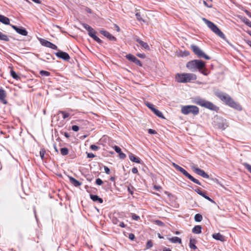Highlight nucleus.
Wrapping results in <instances>:
<instances>
[{
  "label": "nucleus",
  "instance_id": "603ef678",
  "mask_svg": "<svg viewBox=\"0 0 251 251\" xmlns=\"http://www.w3.org/2000/svg\"><path fill=\"white\" fill-rule=\"evenodd\" d=\"M148 133H150V134H156V132L155 130H153V129H149L148 130Z\"/></svg>",
  "mask_w": 251,
  "mask_h": 251
},
{
  "label": "nucleus",
  "instance_id": "338daca9",
  "mask_svg": "<svg viewBox=\"0 0 251 251\" xmlns=\"http://www.w3.org/2000/svg\"><path fill=\"white\" fill-rule=\"evenodd\" d=\"M246 43L251 47V41L249 40H246Z\"/></svg>",
  "mask_w": 251,
  "mask_h": 251
},
{
  "label": "nucleus",
  "instance_id": "de8ad7c7",
  "mask_svg": "<svg viewBox=\"0 0 251 251\" xmlns=\"http://www.w3.org/2000/svg\"><path fill=\"white\" fill-rule=\"evenodd\" d=\"M131 218L133 220H136V221H137L139 219V216L136 215L135 214H133L132 215Z\"/></svg>",
  "mask_w": 251,
  "mask_h": 251
},
{
  "label": "nucleus",
  "instance_id": "e2e57ef3",
  "mask_svg": "<svg viewBox=\"0 0 251 251\" xmlns=\"http://www.w3.org/2000/svg\"><path fill=\"white\" fill-rule=\"evenodd\" d=\"M195 192H196L198 194H199V193H201L202 192V191L201 190V189L200 188H198L197 189H196L195 190Z\"/></svg>",
  "mask_w": 251,
  "mask_h": 251
},
{
  "label": "nucleus",
  "instance_id": "5fc2aeb1",
  "mask_svg": "<svg viewBox=\"0 0 251 251\" xmlns=\"http://www.w3.org/2000/svg\"><path fill=\"white\" fill-rule=\"evenodd\" d=\"M128 238L129 239L133 240L135 238V236L133 233H130L129 234Z\"/></svg>",
  "mask_w": 251,
  "mask_h": 251
},
{
  "label": "nucleus",
  "instance_id": "f704fd0d",
  "mask_svg": "<svg viewBox=\"0 0 251 251\" xmlns=\"http://www.w3.org/2000/svg\"><path fill=\"white\" fill-rule=\"evenodd\" d=\"M96 33V31L92 27L88 31V34L91 37L95 35Z\"/></svg>",
  "mask_w": 251,
  "mask_h": 251
},
{
  "label": "nucleus",
  "instance_id": "b1692460",
  "mask_svg": "<svg viewBox=\"0 0 251 251\" xmlns=\"http://www.w3.org/2000/svg\"><path fill=\"white\" fill-rule=\"evenodd\" d=\"M201 226H196L193 229L192 232L196 234H200L201 233Z\"/></svg>",
  "mask_w": 251,
  "mask_h": 251
},
{
  "label": "nucleus",
  "instance_id": "4c0bfd02",
  "mask_svg": "<svg viewBox=\"0 0 251 251\" xmlns=\"http://www.w3.org/2000/svg\"><path fill=\"white\" fill-rule=\"evenodd\" d=\"M82 25L83 26V27L85 28L87 31H88L89 30H90V29L92 27H91L90 25H88L86 24H85V23H83L82 24Z\"/></svg>",
  "mask_w": 251,
  "mask_h": 251
},
{
  "label": "nucleus",
  "instance_id": "2f4dec72",
  "mask_svg": "<svg viewBox=\"0 0 251 251\" xmlns=\"http://www.w3.org/2000/svg\"><path fill=\"white\" fill-rule=\"evenodd\" d=\"M40 74L42 76H48L50 75V73L46 71L42 70L40 72Z\"/></svg>",
  "mask_w": 251,
  "mask_h": 251
},
{
  "label": "nucleus",
  "instance_id": "473e14b6",
  "mask_svg": "<svg viewBox=\"0 0 251 251\" xmlns=\"http://www.w3.org/2000/svg\"><path fill=\"white\" fill-rule=\"evenodd\" d=\"M11 75L12 77L16 79H18L19 78V76L17 75L15 72L13 70H11L10 72Z\"/></svg>",
  "mask_w": 251,
  "mask_h": 251
},
{
  "label": "nucleus",
  "instance_id": "423d86ee",
  "mask_svg": "<svg viewBox=\"0 0 251 251\" xmlns=\"http://www.w3.org/2000/svg\"><path fill=\"white\" fill-rule=\"evenodd\" d=\"M181 112L184 115L192 114L194 115H197L199 113V109L196 106L188 105L183 106L181 107Z\"/></svg>",
  "mask_w": 251,
  "mask_h": 251
},
{
  "label": "nucleus",
  "instance_id": "6e6d98bb",
  "mask_svg": "<svg viewBox=\"0 0 251 251\" xmlns=\"http://www.w3.org/2000/svg\"><path fill=\"white\" fill-rule=\"evenodd\" d=\"M132 173L133 174H137L138 173V169L136 167H134L131 170Z\"/></svg>",
  "mask_w": 251,
  "mask_h": 251
},
{
  "label": "nucleus",
  "instance_id": "8fccbe9b",
  "mask_svg": "<svg viewBox=\"0 0 251 251\" xmlns=\"http://www.w3.org/2000/svg\"><path fill=\"white\" fill-rule=\"evenodd\" d=\"M104 170L106 174L109 175L110 173V169L106 166L104 167Z\"/></svg>",
  "mask_w": 251,
  "mask_h": 251
},
{
  "label": "nucleus",
  "instance_id": "864d4df0",
  "mask_svg": "<svg viewBox=\"0 0 251 251\" xmlns=\"http://www.w3.org/2000/svg\"><path fill=\"white\" fill-rule=\"evenodd\" d=\"M95 155L92 153H87V157L89 158H94L95 157Z\"/></svg>",
  "mask_w": 251,
  "mask_h": 251
},
{
  "label": "nucleus",
  "instance_id": "0eeeda50",
  "mask_svg": "<svg viewBox=\"0 0 251 251\" xmlns=\"http://www.w3.org/2000/svg\"><path fill=\"white\" fill-rule=\"evenodd\" d=\"M173 166L176 170L180 172L185 176L187 177L188 179L191 180L193 182L199 185H201V183L198 179L195 178L193 176L190 175L185 170H184L183 168H182L179 165H177L175 163H173Z\"/></svg>",
  "mask_w": 251,
  "mask_h": 251
},
{
  "label": "nucleus",
  "instance_id": "f03ea898",
  "mask_svg": "<svg viewBox=\"0 0 251 251\" xmlns=\"http://www.w3.org/2000/svg\"><path fill=\"white\" fill-rule=\"evenodd\" d=\"M175 79L178 83H187L197 79V75L191 73H177L176 75Z\"/></svg>",
  "mask_w": 251,
  "mask_h": 251
},
{
  "label": "nucleus",
  "instance_id": "dca6fc26",
  "mask_svg": "<svg viewBox=\"0 0 251 251\" xmlns=\"http://www.w3.org/2000/svg\"><path fill=\"white\" fill-rule=\"evenodd\" d=\"M100 32L101 34L107 37L110 40L115 41L116 40V38L114 36H113L109 32L106 30H100Z\"/></svg>",
  "mask_w": 251,
  "mask_h": 251
},
{
  "label": "nucleus",
  "instance_id": "49530a36",
  "mask_svg": "<svg viewBox=\"0 0 251 251\" xmlns=\"http://www.w3.org/2000/svg\"><path fill=\"white\" fill-rule=\"evenodd\" d=\"M119 157L121 158V159H125L126 157V155L122 152V151L119 154Z\"/></svg>",
  "mask_w": 251,
  "mask_h": 251
},
{
  "label": "nucleus",
  "instance_id": "052dcab7",
  "mask_svg": "<svg viewBox=\"0 0 251 251\" xmlns=\"http://www.w3.org/2000/svg\"><path fill=\"white\" fill-rule=\"evenodd\" d=\"M205 199L207 200L208 201H210V202H211L212 203H214L215 202L213 200H212L211 198H210L208 196H206Z\"/></svg>",
  "mask_w": 251,
  "mask_h": 251
},
{
  "label": "nucleus",
  "instance_id": "f3484780",
  "mask_svg": "<svg viewBox=\"0 0 251 251\" xmlns=\"http://www.w3.org/2000/svg\"><path fill=\"white\" fill-rule=\"evenodd\" d=\"M212 237L215 240H219L222 242H224L225 239V237L220 234V233H214L212 235Z\"/></svg>",
  "mask_w": 251,
  "mask_h": 251
},
{
  "label": "nucleus",
  "instance_id": "cd10ccee",
  "mask_svg": "<svg viewBox=\"0 0 251 251\" xmlns=\"http://www.w3.org/2000/svg\"><path fill=\"white\" fill-rule=\"evenodd\" d=\"M242 21L248 26L251 28V22L246 17L241 18Z\"/></svg>",
  "mask_w": 251,
  "mask_h": 251
},
{
  "label": "nucleus",
  "instance_id": "1a4fd4ad",
  "mask_svg": "<svg viewBox=\"0 0 251 251\" xmlns=\"http://www.w3.org/2000/svg\"><path fill=\"white\" fill-rule=\"evenodd\" d=\"M40 43L41 44V45L45 47L50 48L53 50H57V47L55 45L53 44V43H52L45 39H40Z\"/></svg>",
  "mask_w": 251,
  "mask_h": 251
},
{
  "label": "nucleus",
  "instance_id": "09e8293b",
  "mask_svg": "<svg viewBox=\"0 0 251 251\" xmlns=\"http://www.w3.org/2000/svg\"><path fill=\"white\" fill-rule=\"evenodd\" d=\"M72 128L74 131H77L79 130V127L76 125L73 126Z\"/></svg>",
  "mask_w": 251,
  "mask_h": 251
},
{
  "label": "nucleus",
  "instance_id": "20e7f679",
  "mask_svg": "<svg viewBox=\"0 0 251 251\" xmlns=\"http://www.w3.org/2000/svg\"><path fill=\"white\" fill-rule=\"evenodd\" d=\"M193 102L202 107H204L212 110L217 111L218 110V107L212 102L200 98H196L194 100Z\"/></svg>",
  "mask_w": 251,
  "mask_h": 251
},
{
  "label": "nucleus",
  "instance_id": "7ed1b4c3",
  "mask_svg": "<svg viewBox=\"0 0 251 251\" xmlns=\"http://www.w3.org/2000/svg\"><path fill=\"white\" fill-rule=\"evenodd\" d=\"M205 67V63L201 60H193L189 61L186 64V67L192 72L197 70L201 71Z\"/></svg>",
  "mask_w": 251,
  "mask_h": 251
},
{
  "label": "nucleus",
  "instance_id": "393cba45",
  "mask_svg": "<svg viewBox=\"0 0 251 251\" xmlns=\"http://www.w3.org/2000/svg\"><path fill=\"white\" fill-rule=\"evenodd\" d=\"M152 112L158 117L162 119H165L162 112H161L160 111L156 109V108L155 109H153V111Z\"/></svg>",
  "mask_w": 251,
  "mask_h": 251
},
{
  "label": "nucleus",
  "instance_id": "a878e982",
  "mask_svg": "<svg viewBox=\"0 0 251 251\" xmlns=\"http://www.w3.org/2000/svg\"><path fill=\"white\" fill-rule=\"evenodd\" d=\"M0 40L8 41L9 39L6 35L3 34L0 31Z\"/></svg>",
  "mask_w": 251,
  "mask_h": 251
},
{
  "label": "nucleus",
  "instance_id": "5701e85b",
  "mask_svg": "<svg viewBox=\"0 0 251 251\" xmlns=\"http://www.w3.org/2000/svg\"><path fill=\"white\" fill-rule=\"evenodd\" d=\"M168 240L173 243L181 244V239L178 237H173L172 238H168Z\"/></svg>",
  "mask_w": 251,
  "mask_h": 251
},
{
  "label": "nucleus",
  "instance_id": "c85d7f7f",
  "mask_svg": "<svg viewBox=\"0 0 251 251\" xmlns=\"http://www.w3.org/2000/svg\"><path fill=\"white\" fill-rule=\"evenodd\" d=\"M195 220L196 222H201L202 220V216L200 214H197L195 215L194 217Z\"/></svg>",
  "mask_w": 251,
  "mask_h": 251
},
{
  "label": "nucleus",
  "instance_id": "58836bf2",
  "mask_svg": "<svg viewBox=\"0 0 251 251\" xmlns=\"http://www.w3.org/2000/svg\"><path fill=\"white\" fill-rule=\"evenodd\" d=\"M45 153V150L41 149L40 151V155L42 160L44 159Z\"/></svg>",
  "mask_w": 251,
  "mask_h": 251
},
{
  "label": "nucleus",
  "instance_id": "6e6552de",
  "mask_svg": "<svg viewBox=\"0 0 251 251\" xmlns=\"http://www.w3.org/2000/svg\"><path fill=\"white\" fill-rule=\"evenodd\" d=\"M191 48L192 50L200 58H204L206 60H209L210 58L205 54L204 52L201 49L198 47L197 46L192 45L191 46Z\"/></svg>",
  "mask_w": 251,
  "mask_h": 251
},
{
  "label": "nucleus",
  "instance_id": "ea45409f",
  "mask_svg": "<svg viewBox=\"0 0 251 251\" xmlns=\"http://www.w3.org/2000/svg\"><path fill=\"white\" fill-rule=\"evenodd\" d=\"M114 149L115 151L116 152L118 153L119 154L121 152V149H120V148L117 146H115L114 147Z\"/></svg>",
  "mask_w": 251,
  "mask_h": 251
},
{
  "label": "nucleus",
  "instance_id": "aec40b11",
  "mask_svg": "<svg viewBox=\"0 0 251 251\" xmlns=\"http://www.w3.org/2000/svg\"><path fill=\"white\" fill-rule=\"evenodd\" d=\"M129 158L131 161L133 162H135L137 163H141V160L140 158L135 156L132 153H129Z\"/></svg>",
  "mask_w": 251,
  "mask_h": 251
},
{
  "label": "nucleus",
  "instance_id": "bb28decb",
  "mask_svg": "<svg viewBox=\"0 0 251 251\" xmlns=\"http://www.w3.org/2000/svg\"><path fill=\"white\" fill-rule=\"evenodd\" d=\"M58 113H61L63 115V118L64 119H66L67 118L69 117L70 116V113H69V112H67L66 111H59L58 112Z\"/></svg>",
  "mask_w": 251,
  "mask_h": 251
},
{
  "label": "nucleus",
  "instance_id": "680f3d73",
  "mask_svg": "<svg viewBox=\"0 0 251 251\" xmlns=\"http://www.w3.org/2000/svg\"><path fill=\"white\" fill-rule=\"evenodd\" d=\"M245 13H246V14L249 16L250 18H251V13L250 12H249L248 10H246L245 11Z\"/></svg>",
  "mask_w": 251,
  "mask_h": 251
},
{
  "label": "nucleus",
  "instance_id": "9b49d317",
  "mask_svg": "<svg viewBox=\"0 0 251 251\" xmlns=\"http://www.w3.org/2000/svg\"><path fill=\"white\" fill-rule=\"evenodd\" d=\"M55 55L57 57L66 61H68L70 59V57L67 53L60 50L55 53Z\"/></svg>",
  "mask_w": 251,
  "mask_h": 251
},
{
  "label": "nucleus",
  "instance_id": "a19ab883",
  "mask_svg": "<svg viewBox=\"0 0 251 251\" xmlns=\"http://www.w3.org/2000/svg\"><path fill=\"white\" fill-rule=\"evenodd\" d=\"M152 246H153L151 240H149L147 242V245H146L147 248L149 249V248L152 247Z\"/></svg>",
  "mask_w": 251,
  "mask_h": 251
},
{
  "label": "nucleus",
  "instance_id": "7c9ffc66",
  "mask_svg": "<svg viewBox=\"0 0 251 251\" xmlns=\"http://www.w3.org/2000/svg\"><path fill=\"white\" fill-rule=\"evenodd\" d=\"M243 165L251 174V165L247 163H243Z\"/></svg>",
  "mask_w": 251,
  "mask_h": 251
},
{
  "label": "nucleus",
  "instance_id": "c756f323",
  "mask_svg": "<svg viewBox=\"0 0 251 251\" xmlns=\"http://www.w3.org/2000/svg\"><path fill=\"white\" fill-rule=\"evenodd\" d=\"M60 152L62 155H66L68 154L69 151L67 148H63L60 149Z\"/></svg>",
  "mask_w": 251,
  "mask_h": 251
},
{
  "label": "nucleus",
  "instance_id": "3c124183",
  "mask_svg": "<svg viewBox=\"0 0 251 251\" xmlns=\"http://www.w3.org/2000/svg\"><path fill=\"white\" fill-rule=\"evenodd\" d=\"M203 4L205 6L208 8H211L212 7V4H208L206 1H203Z\"/></svg>",
  "mask_w": 251,
  "mask_h": 251
},
{
  "label": "nucleus",
  "instance_id": "ddd939ff",
  "mask_svg": "<svg viewBox=\"0 0 251 251\" xmlns=\"http://www.w3.org/2000/svg\"><path fill=\"white\" fill-rule=\"evenodd\" d=\"M134 40L139 43V44L142 47L143 49L149 50L150 47L148 44L141 40L138 37L136 36L134 38Z\"/></svg>",
  "mask_w": 251,
  "mask_h": 251
},
{
  "label": "nucleus",
  "instance_id": "e433bc0d",
  "mask_svg": "<svg viewBox=\"0 0 251 251\" xmlns=\"http://www.w3.org/2000/svg\"><path fill=\"white\" fill-rule=\"evenodd\" d=\"M92 38L96 42H97L99 44L102 43V41L99 37H98L96 35H94L92 37Z\"/></svg>",
  "mask_w": 251,
  "mask_h": 251
},
{
  "label": "nucleus",
  "instance_id": "f257e3e1",
  "mask_svg": "<svg viewBox=\"0 0 251 251\" xmlns=\"http://www.w3.org/2000/svg\"><path fill=\"white\" fill-rule=\"evenodd\" d=\"M216 95L227 105L238 110H241L242 107L227 94L222 92H217Z\"/></svg>",
  "mask_w": 251,
  "mask_h": 251
},
{
  "label": "nucleus",
  "instance_id": "c03bdc74",
  "mask_svg": "<svg viewBox=\"0 0 251 251\" xmlns=\"http://www.w3.org/2000/svg\"><path fill=\"white\" fill-rule=\"evenodd\" d=\"M155 223L158 225V226H164V223L161 222V221H159V220H156L155 221Z\"/></svg>",
  "mask_w": 251,
  "mask_h": 251
},
{
  "label": "nucleus",
  "instance_id": "f8f14e48",
  "mask_svg": "<svg viewBox=\"0 0 251 251\" xmlns=\"http://www.w3.org/2000/svg\"><path fill=\"white\" fill-rule=\"evenodd\" d=\"M126 58L128 60L135 63L136 65L138 66H141L142 65L141 62L131 54H127L126 55Z\"/></svg>",
  "mask_w": 251,
  "mask_h": 251
},
{
  "label": "nucleus",
  "instance_id": "4468645a",
  "mask_svg": "<svg viewBox=\"0 0 251 251\" xmlns=\"http://www.w3.org/2000/svg\"><path fill=\"white\" fill-rule=\"evenodd\" d=\"M11 27L14 30H15V31L17 33H18L19 34H20L22 35L26 36L27 35V32L24 28H23V27L19 28V27H18L17 26L14 25H11Z\"/></svg>",
  "mask_w": 251,
  "mask_h": 251
},
{
  "label": "nucleus",
  "instance_id": "2eb2a0df",
  "mask_svg": "<svg viewBox=\"0 0 251 251\" xmlns=\"http://www.w3.org/2000/svg\"><path fill=\"white\" fill-rule=\"evenodd\" d=\"M6 97V93L5 91L2 88H0V101L5 104L7 103V101L5 100Z\"/></svg>",
  "mask_w": 251,
  "mask_h": 251
},
{
  "label": "nucleus",
  "instance_id": "c9c22d12",
  "mask_svg": "<svg viewBox=\"0 0 251 251\" xmlns=\"http://www.w3.org/2000/svg\"><path fill=\"white\" fill-rule=\"evenodd\" d=\"M146 105L149 108H150L152 111H153V109H155V107H154V106L151 103H149V102H147L146 103Z\"/></svg>",
  "mask_w": 251,
  "mask_h": 251
},
{
  "label": "nucleus",
  "instance_id": "6ab92c4d",
  "mask_svg": "<svg viewBox=\"0 0 251 251\" xmlns=\"http://www.w3.org/2000/svg\"><path fill=\"white\" fill-rule=\"evenodd\" d=\"M0 22L4 25H10V20L8 18L0 14Z\"/></svg>",
  "mask_w": 251,
  "mask_h": 251
},
{
  "label": "nucleus",
  "instance_id": "0e129e2a",
  "mask_svg": "<svg viewBox=\"0 0 251 251\" xmlns=\"http://www.w3.org/2000/svg\"><path fill=\"white\" fill-rule=\"evenodd\" d=\"M119 226L121 227H126V225L124 223V222H120V224H119Z\"/></svg>",
  "mask_w": 251,
  "mask_h": 251
},
{
  "label": "nucleus",
  "instance_id": "79ce46f5",
  "mask_svg": "<svg viewBox=\"0 0 251 251\" xmlns=\"http://www.w3.org/2000/svg\"><path fill=\"white\" fill-rule=\"evenodd\" d=\"M96 183L98 185H101L103 183V181L101 179L97 178L96 180Z\"/></svg>",
  "mask_w": 251,
  "mask_h": 251
},
{
  "label": "nucleus",
  "instance_id": "bf43d9fd",
  "mask_svg": "<svg viewBox=\"0 0 251 251\" xmlns=\"http://www.w3.org/2000/svg\"><path fill=\"white\" fill-rule=\"evenodd\" d=\"M207 71L206 69H204V70H203L202 71H201V72L204 75H208Z\"/></svg>",
  "mask_w": 251,
  "mask_h": 251
},
{
  "label": "nucleus",
  "instance_id": "72a5a7b5",
  "mask_svg": "<svg viewBox=\"0 0 251 251\" xmlns=\"http://www.w3.org/2000/svg\"><path fill=\"white\" fill-rule=\"evenodd\" d=\"M195 240H194V242H195ZM195 243H193V240L192 239H190V243H189V246H190V248L191 249H194V250H195L197 248L196 247V246L194 244Z\"/></svg>",
  "mask_w": 251,
  "mask_h": 251
},
{
  "label": "nucleus",
  "instance_id": "39448f33",
  "mask_svg": "<svg viewBox=\"0 0 251 251\" xmlns=\"http://www.w3.org/2000/svg\"><path fill=\"white\" fill-rule=\"evenodd\" d=\"M202 20L205 22L207 26L215 34L218 35L220 37L224 39L225 36L224 34L220 30L218 26L213 23L208 21L206 19L203 18Z\"/></svg>",
  "mask_w": 251,
  "mask_h": 251
},
{
  "label": "nucleus",
  "instance_id": "37998d69",
  "mask_svg": "<svg viewBox=\"0 0 251 251\" xmlns=\"http://www.w3.org/2000/svg\"><path fill=\"white\" fill-rule=\"evenodd\" d=\"M135 16H136L137 20H138L139 21H142V18L141 17V15L139 13H136Z\"/></svg>",
  "mask_w": 251,
  "mask_h": 251
},
{
  "label": "nucleus",
  "instance_id": "9d476101",
  "mask_svg": "<svg viewBox=\"0 0 251 251\" xmlns=\"http://www.w3.org/2000/svg\"><path fill=\"white\" fill-rule=\"evenodd\" d=\"M192 170L197 173L198 175L203 177V178H208L209 175L207 174L203 170L196 167L195 166H193L192 167Z\"/></svg>",
  "mask_w": 251,
  "mask_h": 251
},
{
  "label": "nucleus",
  "instance_id": "a18cd8bd",
  "mask_svg": "<svg viewBox=\"0 0 251 251\" xmlns=\"http://www.w3.org/2000/svg\"><path fill=\"white\" fill-rule=\"evenodd\" d=\"M99 148V147L95 145H92L90 146V149L93 151H97Z\"/></svg>",
  "mask_w": 251,
  "mask_h": 251
},
{
  "label": "nucleus",
  "instance_id": "412c9836",
  "mask_svg": "<svg viewBox=\"0 0 251 251\" xmlns=\"http://www.w3.org/2000/svg\"><path fill=\"white\" fill-rule=\"evenodd\" d=\"M90 196L91 200L94 201H98L100 203H102L103 202V200L97 195L91 194Z\"/></svg>",
  "mask_w": 251,
  "mask_h": 251
},
{
  "label": "nucleus",
  "instance_id": "4d7b16f0",
  "mask_svg": "<svg viewBox=\"0 0 251 251\" xmlns=\"http://www.w3.org/2000/svg\"><path fill=\"white\" fill-rule=\"evenodd\" d=\"M137 56L142 58H145L146 57V55L144 53H139L137 54Z\"/></svg>",
  "mask_w": 251,
  "mask_h": 251
},
{
  "label": "nucleus",
  "instance_id": "774afa93",
  "mask_svg": "<svg viewBox=\"0 0 251 251\" xmlns=\"http://www.w3.org/2000/svg\"><path fill=\"white\" fill-rule=\"evenodd\" d=\"M64 136L68 138L70 137V134L67 132H65L64 133Z\"/></svg>",
  "mask_w": 251,
  "mask_h": 251
},
{
  "label": "nucleus",
  "instance_id": "4be33fe9",
  "mask_svg": "<svg viewBox=\"0 0 251 251\" xmlns=\"http://www.w3.org/2000/svg\"><path fill=\"white\" fill-rule=\"evenodd\" d=\"M69 178L70 182L75 187L79 186L81 184L79 181H78V180H77L76 179H75L72 176H69Z\"/></svg>",
  "mask_w": 251,
  "mask_h": 251
},
{
  "label": "nucleus",
  "instance_id": "a211bd4d",
  "mask_svg": "<svg viewBox=\"0 0 251 251\" xmlns=\"http://www.w3.org/2000/svg\"><path fill=\"white\" fill-rule=\"evenodd\" d=\"M218 126L220 129L224 130L228 126V125L226 120L221 119L218 123Z\"/></svg>",
  "mask_w": 251,
  "mask_h": 251
},
{
  "label": "nucleus",
  "instance_id": "69168bd1",
  "mask_svg": "<svg viewBox=\"0 0 251 251\" xmlns=\"http://www.w3.org/2000/svg\"><path fill=\"white\" fill-rule=\"evenodd\" d=\"M199 195H201V196L203 197V198H206V197L207 196L205 194L204 192H202H202H201V193H199Z\"/></svg>",
  "mask_w": 251,
  "mask_h": 251
},
{
  "label": "nucleus",
  "instance_id": "13d9d810",
  "mask_svg": "<svg viewBox=\"0 0 251 251\" xmlns=\"http://www.w3.org/2000/svg\"><path fill=\"white\" fill-rule=\"evenodd\" d=\"M153 187H154V189L157 191H159L161 189V187L160 186H158V185H154L153 186Z\"/></svg>",
  "mask_w": 251,
  "mask_h": 251
}]
</instances>
